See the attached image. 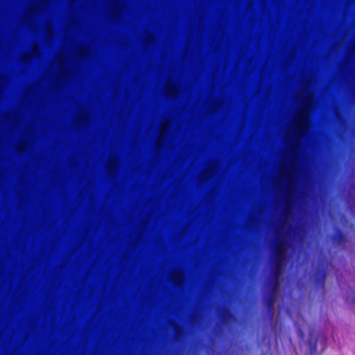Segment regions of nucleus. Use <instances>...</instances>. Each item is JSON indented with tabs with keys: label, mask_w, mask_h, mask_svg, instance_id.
<instances>
[{
	"label": "nucleus",
	"mask_w": 355,
	"mask_h": 355,
	"mask_svg": "<svg viewBox=\"0 0 355 355\" xmlns=\"http://www.w3.org/2000/svg\"><path fill=\"white\" fill-rule=\"evenodd\" d=\"M283 261H274V266L271 272V279L270 282V289L272 292H276L279 286V277L282 272Z\"/></svg>",
	"instance_id": "1"
},
{
	"label": "nucleus",
	"mask_w": 355,
	"mask_h": 355,
	"mask_svg": "<svg viewBox=\"0 0 355 355\" xmlns=\"http://www.w3.org/2000/svg\"><path fill=\"white\" fill-rule=\"evenodd\" d=\"M326 262L320 263L315 272V282L318 288H324L327 277Z\"/></svg>",
	"instance_id": "2"
},
{
	"label": "nucleus",
	"mask_w": 355,
	"mask_h": 355,
	"mask_svg": "<svg viewBox=\"0 0 355 355\" xmlns=\"http://www.w3.org/2000/svg\"><path fill=\"white\" fill-rule=\"evenodd\" d=\"M274 254V261L284 262L286 254V243L284 240H277L275 245Z\"/></svg>",
	"instance_id": "3"
},
{
	"label": "nucleus",
	"mask_w": 355,
	"mask_h": 355,
	"mask_svg": "<svg viewBox=\"0 0 355 355\" xmlns=\"http://www.w3.org/2000/svg\"><path fill=\"white\" fill-rule=\"evenodd\" d=\"M333 243L338 246H344L347 242V237L340 230H336L332 238Z\"/></svg>",
	"instance_id": "4"
},
{
	"label": "nucleus",
	"mask_w": 355,
	"mask_h": 355,
	"mask_svg": "<svg viewBox=\"0 0 355 355\" xmlns=\"http://www.w3.org/2000/svg\"><path fill=\"white\" fill-rule=\"evenodd\" d=\"M290 193L288 192V191H287L286 193V197H285V204H284V212L286 213L291 207V205H292V203L291 202V198H290Z\"/></svg>",
	"instance_id": "5"
},
{
	"label": "nucleus",
	"mask_w": 355,
	"mask_h": 355,
	"mask_svg": "<svg viewBox=\"0 0 355 355\" xmlns=\"http://www.w3.org/2000/svg\"><path fill=\"white\" fill-rule=\"evenodd\" d=\"M309 347L311 354H313L314 353H315L316 349H317V341L316 340L311 341V340H309Z\"/></svg>",
	"instance_id": "6"
},
{
	"label": "nucleus",
	"mask_w": 355,
	"mask_h": 355,
	"mask_svg": "<svg viewBox=\"0 0 355 355\" xmlns=\"http://www.w3.org/2000/svg\"><path fill=\"white\" fill-rule=\"evenodd\" d=\"M271 295L267 298V305L268 308H271L273 306V304L275 302V297L273 296V293L275 292H272L271 291Z\"/></svg>",
	"instance_id": "7"
},
{
	"label": "nucleus",
	"mask_w": 355,
	"mask_h": 355,
	"mask_svg": "<svg viewBox=\"0 0 355 355\" xmlns=\"http://www.w3.org/2000/svg\"><path fill=\"white\" fill-rule=\"evenodd\" d=\"M176 92V89L173 85H168L166 87V94L168 96L173 95Z\"/></svg>",
	"instance_id": "8"
},
{
	"label": "nucleus",
	"mask_w": 355,
	"mask_h": 355,
	"mask_svg": "<svg viewBox=\"0 0 355 355\" xmlns=\"http://www.w3.org/2000/svg\"><path fill=\"white\" fill-rule=\"evenodd\" d=\"M291 180H292L291 177V176H289V178H288V181L290 182V181H291Z\"/></svg>",
	"instance_id": "9"
}]
</instances>
